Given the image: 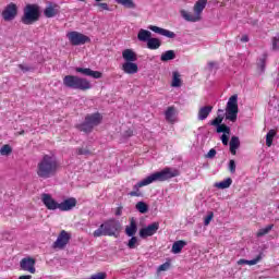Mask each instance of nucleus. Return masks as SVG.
<instances>
[{"label":"nucleus","instance_id":"obj_25","mask_svg":"<svg viewBox=\"0 0 279 279\" xmlns=\"http://www.w3.org/2000/svg\"><path fill=\"white\" fill-rule=\"evenodd\" d=\"M186 247V241L179 240L172 244V254H180Z\"/></svg>","mask_w":279,"mask_h":279},{"label":"nucleus","instance_id":"obj_18","mask_svg":"<svg viewBox=\"0 0 279 279\" xmlns=\"http://www.w3.org/2000/svg\"><path fill=\"white\" fill-rule=\"evenodd\" d=\"M122 71L128 75H134L138 73V64L134 63V61L124 62L122 64Z\"/></svg>","mask_w":279,"mask_h":279},{"label":"nucleus","instance_id":"obj_33","mask_svg":"<svg viewBox=\"0 0 279 279\" xmlns=\"http://www.w3.org/2000/svg\"><path fill=\"white\" fill-rule=\"evenodd\" d=\"M270 230H274V225H269L266 228L259 229L256 233L257 239H260L262 236H265V234H269Z\"/></svg>","mask_w":279,"mask_h":279},{"label":"nucleus","instance_id":"obj_36","mask_svg":"<svg viewBox=\"0 0 279 279\" xmlns=\"http://www.w3.org/2000/svg\"><path fill=\"white\" fill-rule=\"evenodd\" d=\"M217 132L218 134H228V136H230V126L226 125V124H220L217 126Z\"/></svg>","mask_w":279,"mask_h":279},{"label":"nucleus","instance_id":"obj_48","mask_svg":"<svg viewBox=\"0 0 279 279\" xmlns=\"http://www.w3.org/2000/svg\"><path fill=\"white\" fill-rule=\"evenodd\" d=\"M215 156H217V150L215 148H211L207 155L206 158H215Z\"/></svg>","mask_w":279,"mask_h":279},{"label":"nucleus","instance_id":"obj_55","mask_svg":"<svg viewBox=\"0 0 279 279\" xmlns=\"http://www.w3.org/2000/svg\"><path fill=\"white\" fill-rule=\"evenodd\" d=\"M20 134H25V131L20 132Z\"/></svg>","mask_w":279,"mask_h":279},{"label":"nucleus","instance_id":"obj_32","mask_svg":"<svg viewBox=\"0 0 279 279\" xmlns=\"http://www.w3.org/2000/svg\"><path fill=\"white\" fill-rule=\"evenodd\" d=\"M216 189H230L232 186V179L228 178L221 182L215 183Z\"/></svg>","mask_w":279,"mask_h":279},{"label":"nucleus","instance_id":"obj_21","mask_svg":"<svg viewBox=\"0 0 279 279\" xmlns=\"http://www.w3.org/2000/svg\"><path fill=\"white\" fill-rule=\"evenodd\" d=\"M229 147H230V153L232 154V156H236V149H239V147H241V141L239 140L238 136L231 137Z\"/></svg>","mask_w":279,"mask_h":279},{"label":"nucleus","instance_id":"obj_6","mask_svg":"<svg viewBox=\"0 0 279 279\" xmlns=\"http://www.w3.org/2000/svg\"><path fill=\"white\" fill-rule=\"evenodd\" d=\"M40 19V7L38 4H27L24 8L22 23L24 25H34Z\"/></svg>","mask_w":279,"mask_h":279},{"label":"nucleus","instance_id":"obj_47","mask_svg":"<svg viewBox=\"0 0 279 279\" xmlns=\"http://www.w3.org/2000/svg\"><path fill=\"white\" fill-rule=\"evenodd\" d=\"M169 267H171V264H169L168 262H166L165 264L160 265L157 269V271H167L169 269Z\"/></svg>","mask_w":279,"mask_h":279},{"label":"nucleus","instance_id":"obj_5","mask_svg":"<svg viewBox=\"0 0 279 279\" xmlns=\"http://www.w3.org/2000/svg\"><path fill=\"white\" fill-rule=\"evenodd\" d=\"M207 3H208L207 0H198L194 4V8H193L194 13H191L183 9L180 11V15L182 16V19H184V21H187L190 23H197L202 21V13L206 9Z\"/></svg>","mask_w":279,"mask_h":279},{"label":"nucleus","instance_id":"obj_53","mask_svg":"<svg viewBox=\"0 0 279 279\" xmlns=\"http://www.w3.org/2000/svg\"><path fill=\"white\" fill-rule=\"evenodd\" d=\"M241 43H250V37H247V35H243L241 37Z\"/></svg>","mask_w":279,"mask_h":279},{"label":"nucleus","instance_id":"obj_35","mask_svg":"<svg viewBox=\"0 0 279 279\" xmlns=\"http://www.w3.org/2000/svg\"><path fill=\"white\" fill-rule=\"evenodd\" d=\"M10 154H12V146L9 144H5L0 148V156H10Z\"/></svg>","mask_w":279,"mask_h":279},{"label":"nucleus","instance_id":"obj_9","mask_svg":"<svg viewBox=\"0 0 279 279\" xmlns=\"http://www.w3.org/2000/svg\"><path fill=\"white\" fill-rule=\"evenodd\" d=\"M66 38L73 45V47H80V45H86V43H90V37L76 31L68 33Z\"/></svg>","mask_w":279,"mask_h":279},{"label":"nucleus","instance_id":"obj_27","mask_svg":"<svg viewBox=\"0 0 279 279\" xmlns=\"http://www.w3.org/2000/svg\"><path fill=\"white\" fill-rule=\"evenodd\" d=\"M263 259L262 255H258L256 258L247 260V259H239L238 260V265H258V263H260V260Z\"/></svg>","mask_w":279,"mask_h":279},{"label":"nucleus","instance_id":"obj_4","mask_svg":"<svg viewBox=\"0 0 279 279\" xmlns=\"http://www.w3.org/2000/svg\"><path fill=\"white\" fill-rule=\"evenodd\" d=\"M63 86L65 88H72L73 90H90L93 84L90 81L77 75H65L63 77Z\"/></svg>","mask_w":279,"mask_h":279},{"label":"nucleus","instance_id":"obj_7","mask_svg":"<svg viewBox=\"0 0 279 279\" xmlns=\"http://www.w3.org/2000/svg\"><path fill=\"white\" fill-rule=\"evenodd\" d=\"M226 119L231 121V123H236V118L239 117V96L232 95L226 107Z\"/></svg>","mask_w":279,"mask_h":279},{"label":"nucleus","instance_id":"obj_38","mask_svg":"<svg viewBox=\"0 0 279 279\" xmlns=\"http://www.w3.org/2000/svg\"><path fill=\"white\" fill-rule=\"evenodd\" d=\"M76 73H82V75H86L87 77H90V68H76Z\"/></svg>","mask_w":279,"mask_h":279},{"label":"nucleus","instance_id":"obj_15","mask_svg":"<svg viewBox=\"0 0 279 279\" xmlns=\"http://www.w3.org/2000/svg\"><path fill=\"white\" fill-rule=\"evenodd\" d=\"M75 206H77V199L71 197L59 203V210H61V213H66L69 210H73Z\"/></svg>","mask_w":279,"mask_h":279},{"label":"nucleus","instance_id":"obj_34","mask_svg":"<svg viewBox=\"0 0 279 279\" xmlns=\"http://www.w3.org/2000/svg\"><path fill=\"white\" fill-rule=\"evenodd\" d=\"M276 136V131L275 130H270L267 134H266V145L267 147H271L272 143H274V137Z\"/></svg>","mask_w":279,"mask_h":279},{"label":"nucleus","instance_id":"obj_20","mask_svg":"<svg viewBox=\"0 0 279 279\" xmlns=\"http://www.w3.org/2000/svg\"><path fill=\"white\" fill-rule=\"evenodd\" d=\"M122 58H123V60H125V62H136V60H138L136 52H134V50H132V49L123 50Z\"/></svg>","mask_w":279,"mask_h":279},{"label":"nucleus","instance_id":"obj_3","mask_svg":"<svg viewBox=\"0 0 279 279\" xmlns=\"http://www.w3.org/2000/svg\"><path fill=\"white\" fill-rule=\"evenodd\" d=\"M121 230V222L114 218L106 220L100 227L94 231L93 236H116L117 232Z\"/></svg>","mask_w":279,"mask_h":279},{"label":"nucleus","instance_id":"obj_51","mask_svg":"<svg viewBox=\"0 0 279 279\" xmlns=\"http://www.w3.org/2000/svg\"><path fill=\"white\" fill-rule=\"evenodd\" d=\"M278 43H279V39L275 37L272 39V49H274V51H278V49H279Z\"/></svg>","mask_w":279,"mask_h":279},{"label":"nucleus","instance_id":"obj_52","mask_svg":"<svg viewBox=\"0 0 279 279\" xmlns=\"http://www.w3.org/2000/svg\"><path fill=\"white\" fill-rule=\"evenodd\" d=\"M123 215V207H118L116 210V216L121 217Z\"/></svg>","mask_w":279,"mask_h":279},{"label":"nucleus","instance_id":"obj_23","mask_svg":"<svg viewBox=\"0 0 279 279\" xmlns=\"http://www.w3.org/2000/svg\"><path fill=\"white\" fill-rule=\"evenodd\" d=\"M175 107H168L165 111L166 121L168 123H175Z\"/></svg>","mask_w":279,"mask_h":279},{"label":"nucleus","instance_id":"obj_49","mask_svg":"<svg viewBox=\"0 0 279 279\" xmlns=\"http://www.w3.org/2000/svg\"><path fill=\"white\" fill-rule=\"evenodd\" d=\"M96 5L101 10H110V8H108V3L106 2H98Z\"/></svg>","mask_w":279,"mask_h":279},{"label":"nucleus","instance_id":"obj_50","mask_svg":"<svg viewBox=\"0 0 279 279\" xmlns=\"http://www.w3.org/2000/svg\"><path fill=\"white\" fill-rule=\"evenodd\" d=\"M229 136L230 135H228V134H222L221 135L222 145H228V141H230Z\"/></svg>","mask_w":279,"mask_h":279},{"label":"nucleus","instance_id":"obj_40","mask_svg":"<svg viewBox=\"0 0 279 279\" xmlns=\"http://www.w3.org/2000/svg\"><path fill=\"white\" fill-rule=\"evenodd\" d=\"M136 243H138V239L134 235H132V238L130 239L128 246L130 247V250H134L136 247Z\"/></svg>","mask_w":279,"mask_h":279},{"label":"nucleus","instance_id":"obj_41","mask_svg":"<svg viewBox=\"0 0 279 279\" xmlns=\"http://www.w3.org/2000/svg\"><path fill=\"white\" fill-rule=\"evenodd\" d=\"M207 69H208V71H210V72H213V71H217V69H219V64L217 63V62H215V61H209L208 63H207Z\"/></svg>","mask_w":279,"mask_h":279},{"label":"nucleus","instance_id":"obj_54","mask_svg":"<svg viewBox=\"0 0 279 279\" xmlns=\"http://www.w3.org/2000/svg\"><path fill=\"white\" fill-rule=\"evenodd\" d=\"M19 279H32L31 275H24V276H20Z\"/></svg>","mask_w":279,"mask_h":279},{"label":"nucleus","instance_id":"obj_2","mask_svg":"<svg viewBox=\"0 0 279 279\" xmlns=\"http://www.w3.org/2000/svg\"><path fill=\"white\" fill-rule=\"evenodd\" d=\"M58 169H60L58 158L53 155H44L37 162L36 173L41 180H49L58 173Z\"/></svg>","mask_w":279,"mask_h":279},{"label":"nucleus","instance_id":"obj_29","mask_svg":"<svg viewBox=\"0 0 279 279\" xmlns=\"http://www.w3.org/2000/svg\"><path fill=\"white\" fill-rule=\"evenodd\" d=\"M161 62H169V60H175V51L167 50L161 54Z\"/></svg>","mask_w":279,"mask_h":279},{"label":"nucleus","instance_id":"obj_10","mask_svg":"<svg viewBox=\"0 0 279 279\" xmlns=\"http://www.w3.org/2000/svg\"><path fill=\"white\" fill-rule=\"evenodd\" d=\"M69 241H71V233L66 232L65 230H62L54 243L52 244V247L54 250H64L66 245H69Z\"/></svg>","mask_w":279,"mask_h":279},{"label":"nucleus","instance_id":"obj_31","mask_svg":"<svg viewBox=\"0 0 279 279\" xmlns=\"http://www.w3.org/2000/svg\"><path fill=\"white\" fill-rule=\"evenodd\" d=\"M221 123H223V109L218 110V116L210 122V125L218 128Z\"/></svg>","mask_w":279,"mask_h":279},{"label":"nucleus","instance_id":"obj_46","mask_svg":"<svg viewBox=\"0 0 279 279\" xmlns=\"http://www.w3.org/2000/svg\"><path fill=\"white\" fill-rule=\"evenodd\" d=\"M17 66L20 70H22V73H27V72L32 71V66H29L27 64H19Z\"/></svg>","mask_w":279,"mask_h":279},{"label":"nucleus","instance_id":"obj_44","mask_svg":"<svg viewBox=\"0 0 279 279\" xmlns=\"http://www.w3.org/2000/svg\"><path fill=\"white\" fill-rule=\"evenodd\" d=\"M229 171L231 173H235L236 172V162L234 161V159H231L229 161Z\"/></svg>","mask_w":279,"mask_h":279},{"label":"nucleus","instance_id":"obj_13","mask_svg":"<svg viewBox=\"0 0 279 279\" xmlns=\"http://www.w3.org/2000/svg\"><path fill=\"white\" fill-rule=\"evenodd\" d=\"M41 202L48 210H59V204L51 194H41Z\"/></svg>","mask_w":279,"mask_h":279},{"label":"nucleus","instance_id":"obj_14","mask_svg":"<svg viewBox=\"0 0 279 279\" xmlns=\"http://www.w3.org/2000/svg\"><path fill=\"white\" fill-rule=\"evenodd\" d=\"M35 265H36V259L32 257L23 258L20 263V267L24 271H29V274H36Z\"/></svg>","mask_w":279,"mask_h":279},{"label":"nucleus","instance_id":"obj_39","mask_svg":"<svg viewBox=\"0 0 279 279\" xmlns=\"http://www.w3.org/2000/svg\"><path fill=\"white\" fill-rule=\"evenodd\" d=\"M214 217L215 214L213 211H208L207 216L204 219V226H210V221H213Z\"/></svg>","mask_w":279,"mask_h":279},{"label":"nucleus","instance_id":"obj_8","mask_svg":"<svg viewBox=\"0 0 279 279\" xmlns=\"http://www.w3.org/2000/svg\"><path fill=\"white\" fill-rule=\"evenodd\" d=\"M104 118L101 117V113H92L87 114L85 117V121L78 125V130L81 132H85L86 134L93 132V128H96V125H99L101 123V120Z\"/></svg>","mask_w":279,"mask_h":279},{"label":"nucleus","instance_id":"obj_42","mask_svg":"<svg viewBox=\"0 0 279 279\" xmlns=\"http://www.w3.org/2000/svg\"><path fill=\"white\" fill-rule=\"evenodd\" d=\"M267 62V56H264V58H260L257 65L260 68V71H265V64Z\"/></svg>","mask_w":279,"mask_h":279},{"label":"nucleus","instance_id":"obj_16","mask_svg":"<svg viewBox=\"0 0 279 279\" xmlns=\"http://www.w3.org/2000/svg\"><path fill=\"white\" fill-rule=\"evenodd\" d=\"M44 14L46 19H53V16H58V14H60V5L57 3H49L44 10Z\"/></svg>","mask_w":279,"mask_h":279},{"label":"nucleus","instance_id":"obj_22","mask_svg":"<svg viewBox=\"0 0 279 279\" xmlns=\"http://www.w3.org/2000/svg\"><path fill=\"white\" fill-rule=\"evenodd\" d=\"M151 38V32L141 28L137 33V39L140 43H148Z\"/></svg>","mask_w":279,"mask_h":279},{"label":"nucleus","instance_id":"obj_45","mask_svg":"<svg viewBox=\"0 0 279 279\" xmlns=\"http://www.w3.org/2000/svg\"><path fill=\"white\" fill-rule=\"evenodd\" d=\"M101 75V72L90 70L89 77H94V80H100Z\"/></svg>","mask_w":279,"mask_h":279},{"label":"nucleus","instance_id":"obj_11","mask_svg":"<svg viewBox=\"0 0 279 279\" xmlns=\"http://www.w3.org/2000/svg\"><path fill=\"white\" fill-rule=\"evenodd\" d=\"M16 14H19V9L16 8V4L10 3L4 8L2 12V19L4 21H14V19H16Z\"/></svg>","mask_w":279,"mask_h":279},{"label":"nucleus","instance_id":"obj_19","mask_svg":"<svg viewBox=\"0 0 279 279\" xmlns=\"http://www.w3.org/2000/svg\"><path fill=\"white\" fill-rule=\"evenodd\" d=\"M210 112H213V106L201 107L197 114L198 121H206Z\"/></svg>","mask_w":279,"mask_h":279},{"label":"nucleus","instance_id":"obj_17","mask_svg":"<svg viewBox=\"0 0 279 279\" xmlns=\"http://www.w3.org/2000/svg\"><path fill=\"white\" fill-rule=\"evenodd\" d=\"M150 32H155V34H159L160 36H165L166 38H175V33L166 29V28H160L158 26L150 25L148 27Z\"/></svg>","mask_w":279,"mask_h":279},{"label":"nucleus","instance_id":"obj_1","mask_svg":"<svg viewBox=\"0 0 279 279\" xmlns=\"http://www.w3.org/2000/svg\"><path fill=\"white\" fill-rule=\"evenodd\" d=\"M178 175H180V171L178 169L167 167L163 170L154 172L153 174L137 182L129 195L131 197H141L143 193H141L140 189H143V186H149V184H154V182H167V180L178 178Z\"/></svg>","mask_w":279,"mask_h":279},{"label":"nucleus","instance_id":"obj_12","mask_svg":"<svg viewBox=\"0 0 279 279\" xmlns=\"http://www.w3.org/2000/svg\"><path fill=\"white\" fill-rule=\"evenodd\" d=\"M159 228H160V225L158 222H153L151 225H148L146 228H142L140 230L141 239H147V236H154V234L158 232Z\"/></svg>","mask_w":279,"mask_h":279},{"label":"nucleus","instance_id":"obj_24","mask_svg":"<svg viewBox=\"0 0 279 279\" xmlns=\"http://www.w3.org/2000/svg\"><path fill=\"white\" fill-rule=\"evenodd\" d=\"M138 230V227L136 226V221L134 218L131 219L130 226L125 228V234L128 236H134L136 234V231Z\"/></svg>","mask_w":279,"mask_h":279},{"label":"nucleus","instance_id":"obj_37","mask_svg":"<svg viewBox=\"0 0 279 279\" xmlns=\"http://www.w3.org/2000/svg\"><path fill=\"white\" fill-rule=\"evenodd\" d=\"M135 207L138 213H142V215H145V213H147L148 210L147 204H145L144 202H138Z\"/></svg>","mask_w":279,"mask_h":279},{"label":"nucleus","instance_id":"obj_43","mask_svg":"<svg viewBox=\"0 0 279 279\" xmlns=\"http://www.w3.org/2000/svg\"><path fill=\"white\" fill-rule=\"evenodd\" d=\"M76 154L78 156H88V155H90V150H88L86 148H77Z\"/></svg>","mask_w":279,"mask_h":279},{"label":"nucleus","instance_id":"obj_28","mask_svg":"<svg viewBox=\"0 0 279 279\" xmlns=\"http://www.w3.org/2000/svg\"><path fill=\"white\" fill-rule=\"evenodd\" d=\"M160 45H162V43L158 38L150 37V40L147 41V48L151 50L160 49Z\"/></svg>","mask_w":279,"mask_h":279},{"label":"nucleus","instance_id":"obj_30","mask_svg":"<svg viewBox=\"0 0 279 279\" xmlns=\"http://www.w3.org/2000/svg\"><path fill=\"white\" fill-rule=\"evenodd\" d=\"M171 86L173 88H180V86H182V80L180 78V72H173Z\"/></svg>","mask_w":279,"mask_h":279},{"label":"nucleus","instance_id":"obj_26","mask_svg":"<svg viewBox=\"0 0 279 279\" xmlns=\"http://www.w3.org/2000/svg\"><path fill=\"white\" fill-rule=\"evenodd\" d=\"M119 5H123V8H128L129 10H136V3L134 0H116Z\"/></svg>","mask_w":279,"mask_h":279}]
</instances>
